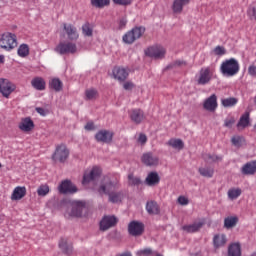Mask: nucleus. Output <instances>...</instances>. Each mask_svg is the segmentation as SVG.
I'll use <instances>...</instances> for the list:
<instances>
[{
	"instance_id": "obj_20",
	"label": "nucleus",
	"mask_w": 256,
	"mask_h": 256,
	"mask_svg": "<svg viewBox=\"0 0 256 256\" xmlns=\"http://www.w3.org/2000/svg\"><path fill=\"white\" fill-rule=\"evenodd\" d=\"M59 193H77V187L71 183L69 180H64L58 187Z\"/></svg>"
},
{
	"instance_id": "obj_22",
	"label": "nucleus",
	"mask_w": 256,
	"mask_h": 256,
	"mask_svg": "<svg viewBox=\"0 0 256 256\" xmlns=\"http://www.w3.org/2000/svg\"><path fill=\"white\" fill-rule=\"evenodd\" d=\"M26 195L27 188H25V186L15 187L11 195V201H21V199H23V197Z\"/></svg>"
},
{
	"instance_id": "obj_10",
	"label": "nucleus",
	"mask_w": 256,
	"mask_h": 256,
	"mask_svg": "<svg viewBox=\"0 0 256 256\" xmlns=\"http://www.w3.org/2000/svg\"><path fill=\"white\" fill-rule=\"evenodd\" d=\"M99 177H101V168L94 166L90 171L87 170L84 172L82 185H87L91 181H97Z\"/></svg>"
},
{
	"instance_id": "obj_61",
	"label": "nucleus",
	"mask_w": 256,
	"mask_h": 256,
	"mask_svg": "<svg viewBox=\"0 0 256 256\" xmlns=\"http://www.w3.org/2000/svg\"><path fill=\"white\" fill-rule=\"evenodd\" d=\"M3 61H5V56H0V63H3Z\"/></svg>"
},
{
	"instance_id": "obj_12",
	"label": "nucleus",
	"mask_w": 256,
	"mask_h": 256,
	"mask_svg": "<svg viewBox=\"0 0 256 256\" xmlns=\"http://www.w3.org/2000/svg\"><path fill=\"white\" fill-rule=\"evenodd\" d=\"M83 209H85V202L74 201L72 202V210L70 213H66L65 217H81L83 215Z\"/></svg>"
},
{
	"instance_id": "obj_4",
	"label": "nucleus",
	"mask_w": 256,
	"mask_h": 256,
	"mask_svg": "<svg viewBox=\"0 0 256 256\" xmlns=\"http://www.w3.org/2000/svg\"><path fill=\"white\" fill-rule=\"evenodd\" d=\"M0 47L5 51H12L17 47V36L11 32H6L0 36Z\"/></svg>"
},
{
	"instance_id": "obj_43",
	"label": "nucleus",
	"mask_w": 256,
	"mask_h": 256,
	"mask_svg": "<svg viewBox=\"0 0 256 256\" xmlns=\"http://www.w3.org/2000/svg\"><path fill=\"white\" fill-rule=\"evenodd\" d=\"M17 53L19 57H27L29 55V46L27 44H21Z\"/></svg>"
},
{
	"instance_id": "obj_25",
	"label": "nucleus",
	"mask_w": 256,
	"mask_h": 256,
	"mask_svg": "<svg viewBox=\"0 0 256 256\" xmlns=\"http://www.w3.org/2000/svg\"><path fill=\"white\" fill-rule=\"evenodd\" d=\"M242 175H255L256 173V160L250 161L243 165L241 168Z\"/></svg>"
},
{
	"instance_id": "obj_28",
	"label": "nucleus",
	"mask_w": 256,
	"mask_h": 256,
	"mask_svg": "<svg viewBox=\"0 0 256 256\" xmlns=\"http://www.w3.org/2000/svg\"><path fill=\"white\" fill-rule=\"evenodd\" d=\"M213 243L216 249L224 247L225 243H227V236H225V234H217L213 238Z\"/></svg>"
},
{
	"instance_id": "obj_16",
	"label": "nucleus",
	"mask_w": 256,
	"mask_h": 256,
	"mask_svg": "<svg viewBox=\"0 0 256 256\" xmlns=\"http://www.w3.org/2000/svg\"><path fill=\"white\" fill-rule=\"evenodd\" d=\"M113 132L109 130H100L96 133L95 139L98 143H111L113 141Z\"/></svg>"
},
{
	"instance_id": "obj_13",
	"label": "nucleus",
	"mask_w": 256,
	"mask_h": 256,
	"mask_svg": "<svg viewBox=\"0 0 256 256\" xmlns=\"http://www.w3.org/2000/svg\"><path fill=\"white\" fill-rule=\"evenodd\" d=\"M129 117L135 125H141L145 121V112L139 108H134L129 111Z\"/></svg>"
},
{
	"instance_id": "obj_45",
	"label": "nucleus",
	"mask_w": 256,
	"mask_h": 256,
	"mask_svg": "<svg viewBox=\"0 0 256 256\" xmlns=\"http://www.w3.org/2000/svg\"><path fill=\"white\" fill-rule=\"evenodd\" d=\"M128 185L134 187L135 185H141V179L135 177L133 174L128 175Z\"/></svg>"
},
{
	"instance_id": "obj_30",
	"label": "nucleus",
	"mask_w": 256,
	"mask_h": 256,
	"mask_svg": "<svg viewBox=\"0 0 256 256\" xmlns=\"http://www.w3.org/2000/svg\"><path fill=\"white\" fill-rule=\"evenodd\" d=\"M249 123H250V113L249 112H245L240 117V119H239V121L237 123V127L245 129L246 127H249Z\"/></svg>"
},
{
	"instance_id": "obj_53",
	"label": "nucleus",
	"mask_w": 256,
	"mask_h": 256,
	"mask_svg": "<svg viewBox=\"0 0 256 256\" xmlns=\"http://www.w3.org/2000/svg\"><path fill=\"white\" fill-rule=\"evenodd\" d=\"M233 125H235V119H233V118L227 119L224 122V127H228V129H231V127H233Z\"/></svg>"
},
{
	"instance_id": "obj_21",
	"label": "nucleus",
	"mask_w": 256,
	"mask_h": 256,
	"mask_svg": "<svg viewBox=\"0 0 256 256\" xmlns=\"http://www.w3.org/2000/svg\"><path fill=\"white\" fill-rule=\"evenodd\" d=\"M63 27L70 41H77V39H79V33L77 32V28L75 26L72 24H64Z\"/></svg>"
},
{
	"instance_id": "obj_50",
	"label": "nucleus",
	"mask_w": 256,
	"mask_h": 256,
	"mask_svg": "<svg viewBox=\"0 0 256 256\" xmlns=\"http://www.w3.org/2000/svg\"><path fill=\"white\" fill-rule=\"evenodd\" d=\"M153 253V250H151V248H146L143 250H139L136 255L138 256H149Z\"/></svg>"
},
{
	"instance_id": "obj_48",
	"label": "nucleus",
	"mask_w": 256,
	"mask_h": 256,
	"mask_svg": "<svg viewBox=\"0 0 256 256\" xmlns=\"http://www.w3.org/2000/svg\"><path fill=\"white\" fill-rule=\"evenodd\" d=\"M226 53H227V50H225V47H223V46H216L214 48L215 55L222 56V55H225Z\"/></svg>"
},
{
	"instance_id": "obj_60",
	"label": "nucleus",
	"mask_w": 256,
	"mask_h": 256,
	"mask_svg": "<svg viewBox=\"0 0 256 256\" xmlns=\"http://www.w3.org/2000/svg\"><path fill=\"white\" fill-rule=\"evenodd\" d=\"M117 256H132V255H131V252H125L122 254H118Z\"/></svg>"
},
{
	"instance_id": "obj_29",
	"label": "nucleus",
	"mask_w": 256,
	"mask_h": 256,
	"mask_svg": "<svg viewBox=\"0 0 256 256\" xmlns=\"http://www.w3.org/2000/svg\"><path fill=\"white\" fill-rule=\"evenodd\" d=\"M59 247L66 255H71L73 253V245L69 244L67 239H61Z\"/></svg>"
},
{
	"instance_id": "obj_41",
	"label": "nucleus",
	"mask_w": 256,
	"mask_h": 256,
	"mask_svg": "<svg viewBox=\"0 0 256 256\" xmlns=\"http://www.w3.org/2000/svg\"><path fill=\"white\" fill-rule=\"evenodd\" d=\"M98 96H99V93L97 92V90L93 88L87 89L85 91V97L87 101H93V99H97Z\"/></svg>"
},
{
	"instance_id": "obj_18",
	"label": "nucleus",
	"mask_w": 256,
	"mask_h": 256,
	"mask_svg": "<svg viewBox=\"0 0 256 256\" xmlns=\"http://www.w3.org/2000/svg\"><path fill=\"white\" fill-rule=\"evenodd\" d=\"M18 128L20 131H23V133H30L32 129H35V123L29 117L22 118Z\"/></svg>"
},
{
	"instance_id": "obj_59",
	"label": "nucleus",
	"mask_w": 256,
	"mask_h": 256,
	"mask_svg": "<svg viewBox=\"0 0 256 256\" xmlns=\"http://www.w3.org/2000/svg\"><path fill=\"white\" fill-rule=\"evenodd\" d=\"M36 111H37V113H39V115L45 116V109H43V108H36Z\"/></svg>"
},
{
	"instance_id": "obj_42",
	"label": "nucleus",
	"mask_w": 256,
	"mask_h": 256,
	"mask_svg": "<svg viewBox=\"0 0 256 256\" xmlns=\"http://www.w3.org/2000/svg\"><path fill=\"white\" fill-rule=\"evenodd\" d=\"M82 33L85 35V37H93V26H91L89 22H86L82 26Z\"/></svg>"
},
{
	"instance_id": "obj_3",
	"label": "nucleus",
	"mask_w": 256,
	"mask_h": 256,
	"mask_svg": "<svg viewBox=\"0 0 256 256\" xmlns=\"http://www.w3.org/2000/svg\"><path fill=\"white\" fill-rule=\"evenodd\" d=\"M143 35H145V27H134L123 35L122 41L126 43V45H133V43L136 42L137 39H141Z\"/></svg>"
},
{
	"instance_id": "obj_47",
	"label": "nucleus",
	"mask_w": 256,
	"mask_h": 256,
	"mask_svg": "<svg viewBox=\"0 0 256 256\" xmlns=\"http://www.w3.org/2000/svg\"><path fill=\"white\" fill-rule=\"evenodd\" d=\"M231 143H232V145H234V147H241V145L243 143V137L233 136L231 139Z\"/></svg>"
},
{
	"instance_id": "obj_39",
	"label": "nucleus",
	"mask_w": 256,
	"mask_h": 256,
	"mask_svg": "<svg viewBox=\"0 0 256 256\" xmlns=\"http://www.w3.org/2000/svg\"><path fill=\"white\" fill-rule=\"evenodd\" d=\"M223 107H235L239 100L235 97L225 98L221 100Z\"/></svg>"
},
{
	"instance_id": "obj_35",
	"label": "nucleus",
	"mask_w": 256,
	"mask_h": 256,
	"mask_svg": "<svg viewBox=\"0 0 256 256\" xmlns=\"http://www.w3.org/2000/svg\"><path fill=\"white\" fill-rule=\"evenodd\" d=\"M49 87H50V89H53L54 91L59 93V91H61L63 89V82H61V80H59V78H53L49 82Z\"/></svg>"
},
{
	"instance_id": "obj_31",
	"label": "nucleus",
	"mask_w": 256,
	"mask_h": 256,
	"mask_svg": "<svg viewBox=\"0 0 256 256\" xmlns=\"http://www.w3.org/2000/svg\"><path fill=\"white\" fill-rule=\"evenodd\" d=\"M146 211L149 215H159V205L155 201L147 202Z\"/></svg>"
},
{
	"instance_id": "obj_33",
	"label": "nucleus",
	"mask_w": 256,
	"mask_h": 256,
	"mask_svg": "<svg viewBox=\"0 0 256 256\" xmlns=\"http://www.w3.org/2000/svg\"><path fill=\"white\" fill-rule=\"evenodd\" d=\"M239 223V218L237 216H229L224 219V227L226 229H233Z\"/></svg>"
},
{
	"instance_id": "obj_24",
	"label": "nucleus",
	"mask_w": 256,
	"mask_h": 256,
	"mask_svg": "<svg viewBox=\"0 0 256 256\" xmlns=\"http://www.w3.org/2000/svg\"><path fill=\"white\" fill-rule=\"evenodd\" d=\"M191 3V0H174L172 4L173 13H183V8L187 7Z\"/></svg>"
},
{
	"instance_id": "obj_19",
	"label": "nucleus",
	"mask_w": 256,
	"mask_h": 256,
	"mask_svg": "<svg viewBox=\"0 0 256 256\" xmlns=\"http://www.w3.org/2000/svg\"><path fill=\"white\" fill-rule=\"evenodd\" d=\"M112 75L114 79H117V81H120V83H123L129 77V71H127L125 68L121 67H114L112 70Z\"/></svg>"
},
{
	"instance_id": "obj_46",
	"label": "nucleus",
	"mask_w": 256,
	"mask_h": 256,
	"mask_svg": "<svg viewBox=\"0 0 256 256\" xmlns=\"http://www.w3.org/2000/svg\"><path fill=\"white\" fill-rule=\"evenodd\" d=\"M49 193V185H41L37 189L39 197H45Z\"/></svg>"
},
{
	"instance_id": "obj_56",
	"label": "nucleus",
	"mask_w": 256,
	"mask_h": 256,
	"mask_svg": "<svg viewBox=\"0 0 256 256\" xmlns=\"http://www.w3.org/2000/svg\"><path fill=\"white\" fill-rule=\"evenodd\" d=\"M174 67H183V65H187V62L186 61H183V60H177L174 62Z\"/></svg>"
},
{
	"instance_id": "obj_7",
	"label": "nucleus",
	"mask_w": 256,
	"mask_h": 256,
	"mask_svg": "<svg viewBox=\"0 0 256 256\" xmlns=\"http://www.w3.org/2000/svg\"><path fill=\"white\" fill-rule=\"evenodd\" d=\"M17 89V86L7 78H0V93L2 97L9 99L11 93Z\"/></svg>"
},
{
	"instance_id": "obj_49",
	"label": "nucleus",
	"mask_w": 256,
	"mask_h": 256,
	"mask_svg": "<svg viewBox=\"0 0 256 256\" xmlns=\"http://www.w3.org/2000/svg\"><path fill=\"white\" fill-rule=\"evenodd\" d=\"M112 1L116 5H122L124 7H127V5H131L133 3V0H112Z\"/></svg>"
},
{
	"instance_id": "obj_2",
	"label": "nucleus",
	"mask_w": 256,
	"mask_h": 256,
	"mask_svg": "<svg viewBox=\"0 0 256 256\" xmlns=\"http://www.w3.org/2000/svg\"><path fill=\"white\" fill-rule=\"evenodd\" d=\"M239 62L235 58H230L222 62L220 71L225 77H235L239 73Z\"/></svg>"
},
{
	"instance_id": "obj_8",
	"label": "nucleus",
	"mask_w": 256,
	"mask_h": 256,
	"mask_svg": "<svg viewBox=\"0 0 256 256\" xmlns=\"http://www.w3.org/2000/svg\"><path fill=\"white\" fill-rule=\"evenodd\" d=\"M167 51L163 46L155 45L150 46L145 50V55L151 57L152 59H163Z\"/></svg>"
},
{
	"instance_id": "obj_34",
	"label": "nucleus",
	"mask_w": 256,
	"mask_h": 256,
	"mask_svg": "<svg viewBox=\"0 0 256 256\" xmlns=\"http://www.w3.org/2000/svg\"><path fill=\"white\" fill-rule=\"evenodd\" d=\"M241 193V188H230L227 192V196L230 201H235V199H239V197H241Z\"/></svg>"
},
{
	"instance_id": "obj_64",
	"label": "nucleus",
	"mask_w": 256,
	"mask_h": 256,
	"mask_svg": "<svg viewBox=\"0 0 256 256\" xmlns=\"http://www.w3.org/2000/svg\"><path fill=\"white\" fill-rule=\"evenodd\" d=\"M0 167H1V164H0Z\"/></svg>"
},
{
	"instance_id": "obj_14",
	"label": "nucleus",
	"mask_w": 256,
	"mask_h": 256,
	"mask_svg": "<svg viewBox=\"0 0 256 256\" xmlns=\"http://www.w3.org/2000/svg\"><path fill=\"white\" fill-rule=\"evenodd\" d=\"M117 217L115 216H104L100 221V231H107L111 229V227H115L117 225Z\"/></svg>"
},
{
	"instance_id": "obj_32",
	"label": "nucleus",
	"mask_w": 256,
	"mask_h": 256,
	"mask_svg": "<svg viewBox=\"0 0 256 256\" xmlns=\"http://www.w3.org/2000/svg\"><path fill=\"white\" fill-rule=\"evenodd\" d=\"M228 256H241V244H230L228 247Z\"/></svg>"
},
{
	"instance_id": "obj_26",
	"label": "nucleus",
	"mask_w": 256,
	"mask_h": 256,
	"mask_svg": "<svg viewBox=\"0 0 256 256\" xmlns=\"http://www.w3.org/2000/svg\"><path fill=\"white\" fill-rule=\"evenodd\" d=\"M31 85L36 91H45L47 83L42 77H35L31 80Z\"/></svg>"
},
{
	"instance_id": "obj_55",
	"label": "nucleus",
	"mask_w": 256,
	"mask_h": 256,
	"mask_svg": "<svg viewBox=\"0 0 256 256\" xmlns=\"http://www.w3.org/2000/svg\"><path fill=\"white\" fill-rule=\"evenodd\" d=\"M248 73L249 75H251V77H256V66L255 65L249 66Z\"/></svg>"
},
{
	"instance_id": "obj_62",
	"label": "nucleus",
	"mask_w": 256,
	"mask_h": 256,
	"mask_svg": "<svg viewBox=\"0 0 256 256\" xmlns=\"http://www.w3.org/2000/svg\"><path fill=\"white\" fill-rule=\"evenodd\" d=\"M254 130L256 131V124L254 125Z\"/></svg>"
},
{
	"instance_id": "obj_5",
	"label": "nucleus",
	"mask_w": 256,
	"mask_h": 256,
	"mask_svg": "<svg viewBox=\"0 0 256 256\" xmlns=\"http://www.w3.org/2000/svg\"><path fill=\"white\" fill-rule=\"evenodd\" d=\"M215 70L211 69V67H204L199 71L198 76H196L197 85H209L211 83V79H213V75Z\"/></svg>"
},
{
	"instance_id": "obj_63",
	"label": "nucleus",
	"mask_w": 256,
	"mask_h": 256,
	"mask_svg": "<svg viewBox=\"0 0 256 256\" xmlns=\"http://www.w3.org/2000/svg\"><path fill=\"white\" fill-rule=\"evenodd\" d=\"M254 102L256 103V96H255V98H254Z\"/></svg>"
},
{
	"instance_id": "obj_38",
	"label": "nucleus",
	"mask_w": 256,
	"mask_h": 256,
	"mask_svg": "<svg viewBox=\"0 0 256 256\" xmlns=\"http://www.w3.org/2000/svg\"><path fill=\"white\" fill-rule=\"evenodd\" d=\"M198 172L202 177H207L208 179H211L213 177L215 170L211 167H201L198 169Z\"/></svg>"
},
{
	"instance_id": "obj_9",
	"label": "nucleus",
	"mask_w": 256,
	"mask_h": 256,
	"mask_svg": "<svg viewBox=\"0 0 256 256\" xmlns=\"http://www.w3.org/2000/svg\"><path fill=\"white\" fill-rule=\"evenodd\" d=\"M55 51L60 55L77 53V45L72 42H60L55 48Z\"/></svg>"
},
{
	"instance_id": "obj_15",
	"label": "nucleus",
	"mask_w": 256,
	"mask_h": 256,
	"mask_svg": "<svg viewBox=\"0 0 256 256\" xmlns=\"http://www.w3.org/2000/svg\"><path fill=\"white\" fill-rule=\"evenodd\" d=\"M141 161L146 167H156V165H159V157L155 156L152 152L144 153Z\"/></svg>"
},
{
	"instance_id": "obj_44",
	"label": "nucleus",
	"mask_w": 256,
	"mask_h": 256,
	"mask_svg": "<svg viewBox=\"0 0 256 256\" xmlns=\"http://www.w3.org/2000/svg\"><path fill=\"white\" fill-rule=\"evenodd\" d=\"M247 15L251 21H256V3H253L249 6L247 10Z\"/></svg>"
},
{
	"instance_id": "obj_6",
	"label": "nucleus",
	"mask_w": 256,
	"mask_h": 256,
	"mask_svg": "<svg viewBox=\"0 0 256 256\" xmlns=\"http://www.w3.org/2000/svg\"><path fill=\"white\" fill-rule=\"evenodd\" d=\"M67 159H69V149L64 144L58 145L52 154V161L54 163H65Z\"/></svg>"
},
{
	"instance_id": "obj_51",
	"label": "nucleus",
	"mask_w": 256,
	"mask_h": 256,
	"mask_svg": "<svg viewBox=\"0 0 256 256\" xmlns=\"http://www.w3.org/2000/svg\"><path fill=\"white\" fill-rule=\"evenodd\" d=\"M134 87L135 84H133V82L131 81H127L123 84V88L125 89V91H131Z\"/></svg>"
},
{
	"instance_id": "obj_54",
	"label": "nucleus",
	"mask_w": 256,
	"mask_h": 256,
	"mask_svg": "<svg viewBox=\"0 0 256 256\" xmlns=\"http://www.w3.org/2000/svg\"><path fill=\"white\" fill-rule=\"evenodd\" d=\"M178 203L180 205H189V199H187V197H185V196H180L178 198Z\"/></svg>"
},
{
	"instance_id": "obj_37",
	"label": "nucleus",
	"mask_w": 256,
	"mask_h": 256,
	"mask_svg": "<svg viewBox=\"0 0 256 256\" xmlns=\"http://www.w3.org/2000/svg\"><path fill=\"white\" fill-rule=\"evenodd\" d=\"M203 159L206 163H219V161H223V157L217 156V154H204Z\"/></svg>"
},
{
	"instance_id": "obj_57",
	"label": "nucleus",
	"mask_w": 256,
	"mask_h": 256,
	"mask_svg": "<svg viewBox=\"0 0 256 256\" xmlns=\"http://www.w3.org/2000/svg\"><path fill=\"white\" fill-rule=\"evenodd\" d=\"M85 129L86 131H93L95 129V124L93 122H88L85 125Z\"/></svg>"
},
{
	"instance_id": "obj_52",
	"label": "nucleus",
	"mask_w": 256,
	"mask_h": 256,
	"mask_svg": "<svg viewBox=\"0 0 256 256\" xmlns=\"http://www.w3.org/2000/svg\"><path fill=\"white\" fill-rule=\"evenodd\" d=\"M138 143H140V145H145V143H147V135L140 133L138 137Z\"/></svg>"
},
{
	"instance_id": "obj_58",
	"label": "nucleus",
	"mask_w": 256,
	"mask_h": 256,
	"mask_svg": "<svg viewBox=\"0 0 256 256\" xmlns=\"http://www.w3.org/2000/svg\"><path fill=\"white\" fill-rule=\"evenodd\" d=\"M126 26H127V19L126 18L120 19V21H119L120 29H125Z\"/></svg>"
},
{
	"instance_id": "obj_40",
	"label": "nucleus",
	"mask_w": 256,
	"mask_h": 256,
	"mask_svg": "<svg viewBox=\"0 0 256 256\" xmlns=\"http://www.w3.org/2000/svg\"><path fill=\"white\" fill-rule=\"evenodd\" d=\"M111 3V0H91L92 7H96V9H103V7H107Z\"/></svg>"
},
{
	"instance_id": "obj_1",
	"label": "nucleus",
	"mask_w": 256,
	"mask_h": 256,
	"mask_svg": "<svg viewBox=\"0 0 256 256\" xmlns=\"http://www.w3.org/2000/svg\"><path fill=\"white\" fill-rule=\"evenodd\" d=\"M119 188V180L110 179L109 176H105L98 189V192L108 195L110 203H121L123 201V193L117 192Z\"/></svg>"
},
{
	"instance_id": "obj_36",
	"label": "nucleus",
	"mask_w": 256,
	"mask_h": 256,
	"mask_svg": "<svg viewBox=\"0 0 256 256\" xmlns=\"http://www.w3.org/2000/svg\"><path fill=\"white\" fill-rule=\"evenodd\" d=\"M167 145H169L170 147H173V149H178V151H181V149H183V147H185L183 140L175 139V138L170 139L167 142Z\"/></svg>"
},
{
	"instance_id": "obj_23",
	"label": "nucleus",
	"mask_w": 256,
	"mask_h": 256,
	"mask_svg": "<svg viewBox=\"0 0 256 256\" xmlns=\"http://www.w3.org/2000/svg\"><path fill=\"white\" fill-rule=\"evenodd\" d=\"M161 182V177H159V173L157 172H150L148 173L145 183L148 185V187H155V185H159Z\"/></svg>"
},
{
	"instance_id": "obj_27",
	"label": "nucleus",
	"mask_w": 256,
	"mask_h": 256,
	"mask_svg": "<svg viewBox=\"0 0 256 256\" xmlns=\"http://www.w3.org/2000/svg\"><path fill=\"white\" fill-rule=\"evenodd\" d=\"M204 225L205 222H195L190 225H184L182 230L186 231V233H197V231H199Z\"/></svg>"
},
{
	"instance_id": "obj_17",
	"label": "nucleus",
	"mask_w": 256,
	"mask_h": 256,
	"mask_svg": "<svg viewBox=\"0 0 256 256\" xmlns=\"http://www.w3.org/2000/svg\"><path fill=\"white\" fill-rule=\"evenodd\" d=\"M217 107H218L217 95L212 94L210 97L204 100L203 109H205V111H209L210 113H213L214 111L217 110Z\"/></svg>"
},
{
	"instance_id": "obj_11",
	"label": "nucleus",
	"mask_w": 256,
	"mask_h": 256,
	"mask_svg": "<svg viewBox=\"0 0 256 256\" xmlns=\"http://www.w3.org/2000/svg\"><path fill=\"white\" fill-rule=\"evenodd\" d=\"M143 231H145V225L142 222L132 221L128 225V232L133 237L143 235Z\"/></svg>"
}]
</instances>
